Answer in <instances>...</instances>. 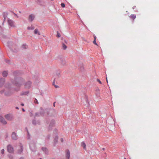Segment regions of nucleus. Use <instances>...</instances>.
I'll return each mask as SVG.
<instances>
[{"mask_svg": "<svg viewBox=\"0 0 159 159\" xmlns=\"http://www.w3.org/2000/svg\"><path fill=\"white\" fill-rule=\"evenodd\" d=\"M34 102L35 103H36V104H39V102H38V100H37V99L36 98L35 99V100H34Z\"/></svg>", "mask_w": 159, "mask_h": 159, "instance_id": "38", "label": "nucleus"}, {"mask_svg": "<svg viewBox=\"0 0 159 159\" xmlns=\"http://www.w3.org/2000/svg\"><path fill=\"white\" fill-rule=\"evenodd\" d=\"M50 136L49 135H48L47 136L46 139L48 140H49L50 139Z\"/></svg>", "mask_w": 159, "mask_h": 159, "instance_id": "45", "label": "nucleus"}, {"mask_svg": "<svg viewBox=\"0 0 159 159\" xmlns=\"http://www.w3.org/2000/svg\"><path fill=\"white\" fill-rule=\"evenodd\" d=\"M58 140V137L57 136H56L54 139V146H55V145L56 143L57 142Z\"/></svg>", "mask_w": 159, "mask_h": 159, "instance_id": "22", "label": "nucleus"}, {"mask_svg": "<svg viewBox=\"0 0 159 159\" xmlns=\"http://www.w3.org/2000/svg\"><path fill=\"white\" fill-rule=\"evenodd\" d=\"M25 129H26V130H27V131H28V130L27 129V128L26 127Z\"/></svg>", "mask_w": 159, "mask_h": 159, "instance_id": "60", "label": "nucleus"}, {"mask_svg": "<svg viewBox=\"0 0 159 159\" xmlns=\"http://www.w3.org/2000/svg\"><path fill=\"white\" fill-rule=\"evenodd\" d=\"M57 37L58 38L60 37H61L60 34L59 33V32L58 31L57 32Z\"/></svg>", "mask_w": 159, "mask_h": 159, "instance_id": "36", "label": "nucleus"}, {"mask_svg": "<svg viewBox=\"0 0 159 159\" xmlns=\"http://www.w3.org/2000/svg\"><path fill=\"white\" fill-rule=\"evenodd\" d=\"M61 6L63 8L64 7H65V4L64 3H61Z\"/></svg>", "mask_w": 159, "mask_h": 159, "instance_id": "41", "label": "nucleus"}, {"mask_svg": "<svg viewBox=\"0 0 159 159\" xmlns=\"http://www.w3.org/2000/svg\"><path fill=\"white\" fill-rule=\"evenodd\" d=\"M8 157H9V158L10 159H13V156L12 155H11V154H8Z\"/></svg>", "mask_w": 159, "mask_h": 159, "instance_id": "34", "label": "nucleus"}, {"mask_svg": "<svg viewBox=\"0 0 159 159\" xmlns=\"http://www.w3.org/2000/svg\"><path fill=\"white\" fill-rule=\"evenodd\" d=\"M22 110L23 111H25V109H24V108H22Z\"/></svg>", "mask_w": 159, "mask_h": 159, "instance_id": "53", "label": "nucleus"}, {"mask_svg": "<svg viewBox=\"0 0 159 159\" xmlns=\"http://www.w3.org/2000/svg\"><path fill=\"white\" fill-rule=\"evenodd\" d=\"M35 18V16L33 14H31L29 16V20L31 22H32Z\"/></svg>", "mask_w": 159, "mask_h": 159, "instance_id": "13", "label": "nucleus"}, {"mask_svg": "<svg viewBox=\"0 0 159 159\" xmlns=\"http://www.w3.org/2000/svg\"><path fill=\"white\" fill-rule=\"evenodd\" d=\"M5 81V79L4 78H1L0 79V87H2Z\"/></svg>", "mask_w": 159, "mask_h": 159, "instance_id": "14", "label": "nucleus"}, {"mask_svg": "<svg viewBox=\"0 0 159 159\" xmlns=\"http://www.w3.org/2000/svg\"><path fill=\"white\" fill-rule=\"evenodd\" d=\"M32 84V82L30 81H28L25 84V89H28L30 88Z\"/></svg>", "mask_w": 159, "mask_h": 159, "instance_id": "7", "label": "nucleus"}, {"mask_svg": "<svg viewBox=\"0 0 159 159\" xmlns=\"http://www.w3.org/2000/svg\"><path fill=\"white\" fill-rule=\"evenodd\" d=\"M27 46L26 44H24L22 45V47L24 49H26L27 48Z\"/></svg>", "mask_w": 159, "mask_h": 159, "instance_id": "31", "label": "nucleus"}, {"mask_svg": "<svg viewBox=\"0 0 159 159\" xmlns=\"http://www.w3.org/2000/svg\"><path fill=\"white\" fill-rule=\"evenodd\" d=\"M55 124V121L54 120H51L48 127V129L50 130L52 129V128L53 126Z\"/></svg>", "mask_w": 159, "mask_h": 159, "instance_id": "8", "label": "nucleus"}, {"mask_svg": "<svg viewBox=\"0 0 159 159\" xmlns=\"http://www.w3.org/2000/svg\"><path fill=\"white\" fill-rule=\"evenodd\" d=\"M21 105L22 106H24V104L23 103H21Z\"/></svg>", "mask_w": 159, "mask_h": 159, "instance_id": "54", "label": "nucleus"}, {"mask_svg": "<svg viewBox=\"0 0 159 159\" xmlns=\"http://www.w3.org/2000/svg\"><path fill=\"white\" fill-rule=\"evenodd\" d=\"M105 148H102V150H103V151H104L105 150Z\"/></svg>", "mask_w": 159, "mask_h": 159, "instance_id": "52", "label": "nucleus"}, {"mask_svg": "<svg viewBox=\"0 0 159 159\" xmlns=\"http://www.w3.org/2000/svg\"><path fill=\"white\" fill-rule=\"evenodd\" d=\"M79 66L80 67V71H83L84 70V67L83 66V64L82 63L79 64Z\"/></svg>", "mask_w": 159, "mask_h": 159, "instance_id": "15", "label": "nucleus"}, {"mask_svg": "<svg viewBox=\"0 0 159 159\" xmlns=\"http://www.w3.org/2000/svg\"><path fill=\"white\" fill-rule=\"evenodd\" d=\"M130 18L133 20H134L136 17V16L135 15L132 14L129 16Z\"/></svg>", "mask_w": 159, "mask_h": 159, "instance_id": "27", "label": "nucleus"}, {"mask_svg": "<svg viewBox=\"0 0 159 159\" xmlns=\"http://www.w3.org/2000/svg\"><path fill=\"white\" fill-rule=\"evenodd\" d=\"M96 95L97 96V97H99L100 96V93L98 92H97V93H96Z\"/></svg>", "mask_w": 159, "mask_h": 159, "instance_id": "43", "label": "nucleus"}, {"mask_svg": "<svg viewBox=\"0 0 159 159\" xmlns=\"http://www.w3.org/2000/svg\"><path fill=\"white\" fill-rule=\"evenodd\" d=\"M45 111L47 114L50 116H55L56 114V111L53 109H46Z\"/></svg>", "mask_w": 159, "mask_h": 159, "instance_id": "3", "label": "nucleus"}, {"mask_svg": "<svg viewBox=\"0 0 159 159\" xmlns=\"http://www.w3.org/2000/svg\"><path fill=\"white\" fill-rule=\"evenodd\" d=\"M59 62L60 65L62 66H65L66 65V62L65 59L61 57H59Z\"/></svg>", "mask_w": 159, "mask_h": 159, "instance_id": "5", "label": "nucleus"}, {"mask_svg": "<svg viewBox=\"0 0 159 159\" xmlns=\"http://www.w3.org/2000/svg\"><path fill=\"white\" fill-rule=\"evenodd\" d=\"M93 37L94 38V40H96V36L95 35H93Z\"/></svg>", "mask_w": 159, "mask_h": 159, "instance_id": "46", "label": "nucleus"}, {"mask_svg": "<svg viewBox=\"0 0 159 159\" xmlns=\"http://www.w3.org/2000/svg\"><path fill=\"white\" fill-rule=\"evenodd\" d=\"M62 47L64 50H65L67 48L66 46L63 43H62Z\"/></svg>", "mask_w": 159, "mask_h": 159, "instance_id": "28", "label": "nucleus"}, {"mask_svg": "<svg viewBox=\"0 0 159 159\" xmlns=\"http://www.w3.org/2000/svg\"><path fill=\"white\" fill-rule=\"evenodd\" d=\"M0 122L3 124H7V121L2 116H0Z\"/></svg>", "mask_w": 159, "mask_h": 159, "instance_id": "12", "label": "nucleus"}, {"mask_svg": "<svg viewBox=\"0 0 159 159\" xmlns=\"http://www.w3.org/2000/svg\"><path fill=\"white\" fill-rule=\"evenodd\" d=\"M40 111L39 113L40 115L42 116H43L44 114V110L42 108V107H40Z\"/></svg>", "mask_w": 159, "mask_h": 159, "instance_id": "18", "label": "nucleus"}, {"mask_svg": "<svg viewBox=\"0 0 159 159\" xmlns=\"http://www.w3.org/2000/svg\"><path fill=\"white\" fill-rule=\"evenodd\" d=\"M20 89H15V90L16 91H19L20 90Z\"/></svg>", "mask_w": 159, "mask_h": 159, "instance_id": "47", "label": "nucleus"}, {"mask_svg": "<svg viewBox=\"0 0 159 159\" xmlns=\"http://www.w3.org/2000/svg\"><path fill=\"white\" fill-rule=\"evenodd\" d=\"M11 12L13 13L15 16H17V15L16 13H14L13 12L11 11Z\"/></svg>", "mask_w": 159, "mask_h": 159, "instance_id": "50", "label": "nucleus"}, {"mask_svg": "<svg viewBox=\"0 0 159 159\" xmlns=\"http://www.w3.org/2000/svg\"><path fill=\"white\" fill-rule=\"evenodd\" d=\"M61 142H63V138H61Z\"/></svg>", "mask_w": 159, "mask_h": 159, "instance_id": "48", "label": "nucleus"}, {"mask_svg": "<svg viewBox=\"0 0 159 159\" xmlns=\"http://www.w3.org/2000/svg\"><path fill=\"white\" fill-rule=\"evenodd\" d=\"M96 91H99V89H97L96 90Z\"/></svg>", "mask_w": 159, "mask_h": 159, "instance_id": "57", "label": "nucleus"}, {"mask_svg": "<svg viewBox=\"0 0 159 159\" xmlns=\"http://www.w3.org/2000/svg\"><path fill=\"white\" fill-rule=\"evenodd\" d=\"M61 40H63V37H61Z\"/></svg>", "mask_w": 159, "mask_h": 159, "instance_id": "61", "label": "nucleus"}, {"mask_svg": "<svg viewBox=\"0 0 159 159\" xmlns=\"http://www.w3.org/2000/svg\"><path fill=\"white\" fill-rule=\"evenodd\" d=\"M24 80L20 77H15L14 80L12 81V83L16 86L20 87L24 83Z\"/></svg>", "mask_w": 159, "mask_h": 159, "instance_id": "1", "label": "nucleus"}, {"mask_svg": "<svg viewBox=\"0 0 159 159\" xmlns=\"http://www.w3.org/2000/svg\"><path fill=\"white\" fill-rule=\"evenodd\" d=\"M41 116L40 115L39 113H38V112H37V113H35V114L34 118H35V117L36 116Z\"/></svg>", "mask_w": 159, "mask_h": 159, "instance_id": "32", "label": "nucleus"}, {"mask_svg": "<svg viewBox=\"0 0 159 159\" xmlns=\"http://www.w3.org/2000/svg\"><path fill=\"white\" fill-rule=\"evenodd\" d=\"M93 44L96 45H97V46H98V45L96 42V40H94L93 41Z\"/></svg>", "mask_w": 159, "mask_h": 159, "instance_id": "39", "label": "nucleus"}, {"mask_svg": "<svg viewBox=\"0 0 159 159\" xmlns=\"http://www.w3.org/2000/svg\"><path fill=\"white\" fill-rule=\"evenodd\" d=\"M9 86V84H6L5 85L6 89L1 90L0 91V93L2 94L4 93V95L6 96H10L13 93V92L10 90L11 88Z\"/></svg>", "mask_w": 159, "mask_h": 159, "instance_id": "2", "label": "nucleus"}, {"mask_svg": "<svg viewBox=\"0 0 159 159\" xmlns=\"http://www.w3.org/2000/svg\"><path fill=\"white\" fill-rule=\"evenodd\" d=\"M39 159H42V158H40Z\"/></svg>", "mask_w": 159, "mask_h": 159, "instance_id": "64", "label": "nucleus"}, {"mask_svg": "<svg viewBox=\"0 0 159 159\" xmlns=\"http://www.w3.org/2000/svg\"><path fill=\"white\" fill-rule=\"evenodd\" d=\"M34 27L32 25L31 27L29 26L27 27V29L28 30H33L34 29Z\"/></svg>", "mask_w": 159, "mask_h": 159, "instance_id": "29", "label": "nucleus"}, {"mask_svg": "<svg viewBox=\"0 0 159 159\" xmlns=\"http://www.w3.org/2000/svg\"><path fill=\"white\" fill-rule=\"evenodd\" d=\"M29 93V91H26L25 92H22L20 94V95L21 96H23L24 95H28Z\"/></svg>", "mask_w": 159, "mask_h": 159, "instance_id": "21", "label": "nucleus"}, {"mask_svg": "<svg viewBox=\"0 0 159 159\" xmlns=\"http://www.w3.org/2000/svg\"><path fill=\"white\" fill-rule=\"evenodd\" d=\"M64 41L66 43H67V42H66V40H64Z\"/></svg>", "mask_w": 159, "mask_h": 159, "instance_id": "55", "label": "nucleus"}, {"mask_svg": "<svg viewBox=\"0 0 159 159\" xmlns=\"http://www.w3.org/2000/svg\"><path fill=\"white\" fill-rule=\"evenodd\" d=\"M11 138L13 140H16L17 139V136L15 132H13L11 134Z\"/></svg>", "mask_w": 159, "mask_h": 159, "instance_id": "11", "label": "nucleus"}, {"mask_svg": "<svg viewBox=\"0 0 159 159\" xmlns=\"http://www.w3.org/2000/svg\"><path fill=\"white\" fill-rule=\"evenodd\" d=\"M9 61H7V63H8L9 62Z\"/></svg>", "mask_w": 159, "mask_h": 159, "instance_id": "63", "label": "nucleus"}, {"mask_svg": "<svg viewBox=\"0 0 159 159\" xmlns=\"http://www.w3.org/2000/svg\"><path fill=\"white\" fill-rule=\"evenodd\" d=\"M97 81L99 82V83L100 84H102V82H101L100 80L99 79H97Z\"/></svg>", "mask_w": 159, "mask_h": 159, "instance_id": "44", "label": "nucleus"}, {"mask_svg": "<svg viewBox=\"0 0 159 159\" xmlns=\"http://www.w3.org/2000/svg\"><path fill=\"white\" fill-rule=\"evenodd\" d=\"M4 153V150L3 149H2L1 150V153L2 154H3Z\"/></svg>", "mask_w": 159, "mask_h": 159, "instance_id": "40", "label": "nucleus"}, {"mask_svg": "<svg viewBox=\"0 0 159 159\" xmlns=\"http://www.w3.org/2000/svg\"><path fill=\"white\" fill-rule=\"evenodd\" d=\"M7 151L10 153H13L14 152V149L12 146L11 145H8L7 147Z\"/></svg>", "mask_w": 159, "mask_h": 159, "instance_id": "6", "label": "nucleus"}, {"mask_svg": "<svg viewBox=\"0 0 159 159\" xmlns=\"http://www.w3.org/2000/svg\"><path fill=\"white\" fill-rule=\"evenodd\" d=\"M20 150H18V153L19 154H20L21 152H22L23 151V146L22 144H20Z\"/></svg>", "mask_w": 159, "mask_h": 159, "instance_id": "24", "label": "nucleus"}, {"mask_svg": "<svg viewBox=\"0 0 159 159\" xmlns=\"http://www.w3.org/2000/svg\"><path fill=\"white\" fill-rule=\"evenodd\" d=\"M55 103H56V102H54V103H53V106L54 107H55Z\"/></svg>", "mask_w": 159, "mask_h": 159, "instance_id": "49", "label": "nucleus"}, {"mask_svg": "<svg viewBox=\"0 0 159 159\" xmlns=\"http://www.w3.org/2000/svg\"><path fill=\"white\" fill-rule=\"evenodd\" d=\"M35 2H37V3L38 4H40L41 3V0H35Z\"/></svg>", "mask_w": 159, "mask_h": 159, "instance_id": "37", "label": "nucleus"}, {"mask_svg": "<svg viewBox=\"0 0 159 159\" xmlns=\"http://www.w3.org/2000/svg\"><path fill=\"white\" fill-rule=\"evenodd\" d=\"M66 156L67 158V159H69L70 157V151L69 150L67 149L66 150Z\"/></svg>", "mask_w": 159, "mask_h": 159, "instance_id": "19", "label": "nucleus"}, {"mask_svg": "<svg viewBox=\"0 0 159 159\" xmlns=\"http://www.w3.org/2000/svg\"><path fill=\"white\" fill-rule=\"evenodd\" d=\"M7 14H8L7 12H4V13H3V15L4 17V21L2 24H3V23L4 22L6 19L7 17Z\"/></svg>", "mask_w": 159, "mask_h": 159, "instance_id": "20", "label": "nucleus"}, {"mask_svg": "<svg viewBox=\"0 0 159 159\" xmlns=\"http://www.w3.org/2000/svg\"><path fill=\"white\" fill-rule=\"evenodd\" d=\"M57 80H56V81H57ZM55 81H54V80H53V84L54 86L56 88H58L59 87L58 86H57V85H56L55 84Z\"/></svg>", "mask_w": 159, "mask_h": 159, "instance_id": "35", "label": "nucleus"}, {"mask_svg": "<svg viewBox=\"0 0 159 159\" xmlns=\"http://www.w3.org/2000/svg\"><path fill=\"white\" fill-rule=\"evenodd\" d=\"M5 117L7 120H11L13 119L12 115L10 114L5 115Z\"/></svg>", "mask_w": 159, "mask_h": 159, "instance_id": "9", "label": "nucleus"}, {"mask_svg": "<svg viewBox=\"0 0 159 159\" xmlns=\"http://www.w3.org/2000/svg\"><path fill=\"white\" fill-rule=\"evenodd\" d=\"M34 33L35 34H38V35L40 34V33L38 31L37 29H35L34 31Z\"/></svg>", "mask_w": 159, "mask_h": 159, "instance_id": "25", "label": "nucleus"}, {"mask_svg": "<svg viewBox=\"0 0 159 159\" xmlns=\"http://www.w3.org/2000/svg\"><path fill=\"white\" fill-rule=\"evenodd\" d=\"M81 146H82L84 149L86 148V144L84 142H82L81 143Z\"/></svg>", "mask_w": 159, "mask_h": 159, "instance_id": "30", "label": "nucleus"}, {"mask_svg": "<svg viewBox=\"0 0 159 159\" xmlns=\"http://www.w3.org/2000/svg\"><path fill=\"white\" fill-rule=\"evenodd\" d=\"M27 133H28V139H30V135L28 131H27Z\"/></svg>", "mask_w": 159, "mask_h": 159, "instance_id": "42", "label": "nucleus"}, {"mask_svg": "<svg viewBox=\"0 0 159 159\" xmlns=\"http://www.w3.org/2000/svg\"><path fill=\"white\" fill-rule=\"evenodd\" d=\"M16 109H19V108H18V107H16Z\"/></svg>", "mask_w": 159, "mask_h": 159, "instance_id": "59", "label": "nucleus"}, {"mask_svg": "<svg viewBox=\"0 0 159 159\" xmlns=\"http://www.w3.org/2000/svg\"><path fill=\"white\" fill-rule=\"evenodd\" d=\"M83 39L84 41H87V40H85V39H84V38H83Z\"/></svg>", "mask_w": 159, "mask_h": 159, "instance_id": "58", "label": "nucleus"}, {"mask_svg": "<svg viewBox=\"0 0 159 159\" xmlns=\"http://www.w3.org/2000/svg\"><path fill=\"white\" fill-rule=\"evenodd\" d=\"M42 150L45 152L46 154H48V150L46 148L42 147Z\"/></svg>", "mask_w": 159, "mask_h": 159, "instance_id": "23", "label": "nucleus"}, {"mask_svg": "<svg viewBox=\"0 0 159 159\" xmlns=\"http://www.w3.org/2000/svg\"><path fill=\"white\" fill-rule=\"evenodd\" d=\"M55 78L54 79V81L57 80L58 78L60 77L61 75L59 73H57L55 75Z\"/></svg>", "mask_w": 159, "mask_h": 159, "instance_id": "17", "label": "nucleus"}, {"mask_svg": "<svg viewBox=\"0 0 159 159\" xmlns=\"http://www.w3.org/2000/svg\"><path fill=\"white\" fill-rule=\"evenodd\" d=\"M106 81H107V83H108V80H107V77L106 78Z\"/></svg>", "mask_w": 159, "mask_h": 159, "instance_id": "51", "label": "nucleus"}, {"mask_svg": "<svg viewBox=\"0 0 159 159\" xmlns=\"http://www.w3.org/2000/svg\"><path fill=\"white\" fill-rule=\"evenodd\" d=\"M20 159H24V158L23 157H21Z\"/></svg>", "mask_w": 159, "mask_h": 159, "instance_id": "56", "label": "nucleus"}, {"mask_svg": "<svg viewBox=\"0 0 159 159\" xmlns=\"http://www.w3.org/2000/svg\"><path fill=\"white\" fill-rule=\"evenodd\" d=\"M38 124L39 125H40V123H39V122H38Z\"/></svg>", "mask_w": 159, "mask_h": 159, "instance_id": "62", "label": "nucleus"}, {"mask_svg": "<svg viewBox=\"0 0 159 159\" xmlns=\"http://www.w3.org/2000/svg\"><path fill=\"white\" fill-rule=\"evenodd\" d=\"M32 123L34 125H36V120H33L32 121Z\"/></svg>", "mask_w": 159, "mask_h": 159, "instance_id": "33", "label": "nucleus"}, {"mask_svg": "<svg viewBox=\"0 0 159 159\" xmlns=\"http://www.w3.org/2000/svg\"><path fill=\"white\" fill-rule=\"evenodd\" d=\"M8 23L9 25L11 27H15V25L14 24V22L13 20L8 19Z\"/></svg>", "mask_w": 159, "mask_h": 159, "instance_id": "10", "label": "nucleus"}, {"mask_svg": "<svg viewBox=\"0 0 159 159\" xmlns=\"http://www.w3.org/2000/svg\"><path fill=\"white\" fill-rule=\"evenodd\" d=\"M29 147L30 150L33 152L36 151V147L35 143L33 141H31Z\"/></svg>", "mask_w": 159, "mask_h": 159, "instance_id": "4", "label": "nucleus"}, {"mask_svg": "<svg viewBox=\"0 0 159 159\" xmlns=\"http://www.w3.org/2000/svg\"><path fill=\"white\" fill-rule=\"evenodd\" d=\"M8 74L7 72L6 71H3L2 73V75L3 77H6L7 76Z\"/></svg>", "mask_w": 159, "mask_h": 159, "instance_id": "26", "label": "nucleus"}, {"mask_svg": "<svg viewBox=\"0 0 159 159\" xmlns=\"http://www.w3.org/2000/svg\"><path fill=\"white\" fill-rule=\"evenodd\" d=\"M20 73L19 71H16L13 72V75L15 76V77H16V76H17L20 75Z\"/></svg>", "mask_w": 159, "mask_h": 159, "instance_id": "16", "label": "nucleus"}]
</instances>
